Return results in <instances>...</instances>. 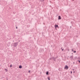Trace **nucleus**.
<instances>
[{"label":"nucleus","mask_w":80,"mask_h":80,"mask_svg":"<svg viewBox=\"0 0 80 80\" xmlns=\"http://www.w3.org/2000/svg\"><path fill=\"white\" fill-rule=\"evenodd\" d=\"M72 70H74V69H73Z\"/></svg>","instance_id":"obj_22"},{"label":"nucleus","mask_w":80,"mask_h":80,"mask_svg":"<svg viewBox=\"0 0 80 80\" xmlns=\"http://www.w3.org/2000/svg\"><path fill=\"white\" fill-rule=\"evenodd\" d=\"M13 42H14V41H13Z\"/></svg>","instance_id":"obj_24"},{"label":"nucleus","mask_w":80,"mask_h":80,"mask_svg":"<svg viewBox=\"0 0 80 80\" xmlns=\"http://www.w3.org/2000/svg\"><path fill=\"white\" fill-rule=\"evenodd\" d=\"M70 58L71 59H73V56H71Z\"/></svg>","instance_id":"obj_7"},{"label":"nucleus","mask_w":80,"mask_h":80,"mask_svg":"<svg viewBox=\"0 0 80 80\" xmlns=\"http://www.w3.org/2000/svg\"><path fill=\"white\" fill-rule=\"evenodd\" d=\"M5 70H7V69H5Z\"/></svg>","instance_id":"obj_19"},{"label":"nucleus","mask_w":80,"mask_h":80,"mask_svg":"<svg viewBox=\"0 0 80 80\" xmlns=\"http://www.w3.org/2000/svg\"><path fill=\"white\" fill-rule=\"evenodd\" d=\"M16 28H17V27H16Z\"/></svg>","instance_id":"obj_20"},{"label":"nucleus","mask_w":80,"mask_h":80,"mask_svg":"<svg viewBox=\"0 0 80 80\" xmlns=\"http://www.w3.org/2000/svg\"><path fill=\"white\" fill-rule=\"evenodd\" d=\"M62 51H63V50H64V49H62Z\"/></svg>","instance_id":"obj_15"},{"label":"nucleus","mask_w":80,"mask_h":80,"mask_svg":"<svg viewBox=\"0 0 80 80\" xmlns=\"http://www.w3.org/2000/svg\"><path fill=\"white\" fill-rule=\"evenodd\" d=\"M58 20H61V19H62V18H61V17L60 16H58Z\"/></svg>","instance_id":"obj_4"},{"label":"nucleus","mask_w":80,"mask_h":80,"mask_svg":"<svg viewBox=\"0 0 80 80\" xmlns=\"http://www.w3.org/2000/svg\"><path fill=\"white\" fill-rule=\"evenodd\" d=\"M19 68H22V66L21 65H20L19 67Z\"/></svg>","instance_id":"obj_6"},{"label":"nucleus","mask_w":80,"mask_h":80,"mask_svg":"<svg viewBox=\"0 0 80 80\" xmlns=\"http://www.w3.org/2000/svg\"><path fill=\"white\" fill-rule=\"evenodd\" d=\"M65 69H68V66H67V65H66L65 67Z\"/></svg>","instance_id":"obj_3"},{"label":"nucleus","mask_w":80,"mask_h":80,"mask_svg":"<svg viewBox=\"0 0 80 80\" xmlns=\"http://www.w3.org/2000/svg\"><path fill=\"white\" fill-rule=\"evenodd\" d=\"M12 67V64H11L10 65V68H11V67Z\"/></svg>","instance_id":"obj_10"},{"label":"nucleus","mask_w":80,"mask_h":80,"mask_svg":"<svg viewBox=\"0 0 80 80\" xmlns=\"http://www.w3.org/2000/svg\"><path fill=\"white\" fill-rule=\"evenodd\" d=\"M73 63H74V62H73Z\"/></svg>","instance_id":"obj_26"},{"label":"nucleus","mask_w":80,"mask_h":80,"mask_svg":"<svg viewBox=\"0 0 80 80\" xmlns=\"http://www.w3.org/2000/svg\"><path fill=\"white\" fill-rule=\"evenodd\" d=\"M11 46H12V45H11Z\"/></svg>","instance_id":"obj_23"},{"label":"nucleus","mask_w":80,"mask_h":80,"mask_svg":"<svg viewBox=\"0 0 80 80\" xmlns=\"http://www.w3.org/2000/svg\"><path fill=\"white\" fill-rule=\"evenodd\" d=\"M18 42H15L13 44V46L14 47H16L18 45Z\"/></svg>","instance_id":"obj_1"},{"label":"nucleus","mask_w":80,"mask_h":80,"mask_svg":"<svg viewBox=\"0 0 80 80\" xmlns=\"http://www.w3.org/2000/svg\"><path fill=\"white\" fill-rule=\"evenodd\" d=\"M28 72H29V73H30V70H29L28 71Z\"/></svg>","instance_id":"obj_14"},{"label":"nucleus","mask_w":80,"mask_h":80,"mask_svg":"<svg viewBox=\"0 0 80 80\" xmlns=\"http://www.w3.org/2000/svg\"><path fill=\"white\" fill-rule=\"evenodd\" d=\"M48 80H50V78L49 77H48Z\"/></svg>","instance_id":"obj_9"},{"label":"nucleus","mask_w":80,"mask_h":80,"mask_svg":"<svg viewBox=\"0 0 80 80\" xmlns=\"http://www.w3.org/2000/svg\"><path fill=\"white\" fill-rule=\"evenodd\" d=\"M42 1H44V0H42Z\"/></svg>","instance_id":"obj_21"},{"label":"nucleus","mask_w":80,"mask_h":80,"mask_svg":"<svg viewBox=\"0 0 80 80\" xmlns=\"http://www.w3.org/2000/svg\"><path fill=\"white\" fill-rule=\"evenodd\" d=\"M75 59H77V57H75Z\"/></svg>","instance_id":"obj_11"},{"label":"nucleus","mask_w":80,"mask_h":80,"mask_svg":"<svg viewBox=\"0 0 80 80\" xmlns=\"http://www.w3.org/2000/svg\"><path fill=\"white\" fill-rule=\"evenodd\" d=\"M72 51L73 52V49H72Z\"/></svg>","instance_id":"obj_17"},{"label":"nucleus","mask_w":80,"mask_h":80,"mask_svg":"<svg viewBox=\"0 0 80 80\" xmlns=\"http://www.w3.org/2000/svg\"><path fill=\"white\" fill-rule=\"evenodd\" d=\"M46 75H48V71L46 73Z\"/></svg>","instance_id":"obj_8"},{"label":"nucleus","mask_w":80,"mask_h":80,"mask_svg":"<svg viewBox=\"0 0 80 80\" xmlns=\"http://www.w3.org/2000/svg\"><path fill=\"white\" fill-rule=\"evenodd\" d=\"M55 59H57V58H55L54 57H52V58H50V60H52V59H53L54 60V61H55Z\"/></svg>","instance_id":"obj_2"},{"label":"nucleus","mask_w":80,"mask_h":80,"mask_svg":"<svg viewBox=\"0 0 80 80\" xmlns=\"http://www.w3.org/2000/svg\"><path fill=\"white\" fill-rule=\"evenodd\" d=\"M78 59H79V60H80V58L78 57Z\"/></svg>","instance_id":"obj_12"},{"label":"nucleus","mask_w":80,"mask_h":80,"mask_svg":"<svg viewBox=\"0 0 80 80\" xmlns=\"http://www.w3.org/2000/svg\"><path fill=\"white\" fill-rule=\"evenodd\" d=\"M72 71H71V74H72Z\"/></svg>","instance_id":"obj_18"},{"label":"nucleus","mask_w":80,"mask_h":80,"mask_svg":"<svg viewBox=\"0 0 80 80\" xmlns=\"http://www.w3.org/2000/svg\"><path fill=\"white\" fill-rule=\"evenodd\" d=\"M78 62H79V63H80V60H78Z\"/></svg>","instance_id":"obj_16"},{"label":"nucleus","mask_w":80,"mask_h":80,"mask_svg":"<svg viewBox=\"0 0 80 80\" xmlns=\"http://www.w3.org/2000/svg\"><path fill=\"white\" fill-rule=\"evenodd\" d=\"M55 27L56 29H57V27H58V25H55Z\"/></svg>","instance_id":"obj_5"},{"label":"nucleus","mask_w":80,"mask_h":80,"mask_svg":"<svg viewBox=\"0 0 80 80\" xmlns=\"http://www.w3.org/2000/svg\"><path fill=\"white\" fill-rule=\"evenodd\" d=\"M73 0V1H74V0Z\"/></svg>","instance_id":"obj_25"},{"label":"nucleus","mask_w":80,"mask_h":80,"mask_svg":"<svg viewBox=\"0 0 80 80\" xmlns=\"http://www.w3.org/2000/svg\"><path fill=\"white\" fill-rule=\"evenodd\" d=\"M74 53H76V51H74Z\"/></svg>","instance_id":"obj_13"}]
</instances>
